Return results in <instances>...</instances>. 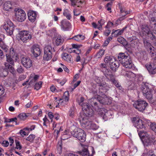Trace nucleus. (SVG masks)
I'll return each instance as SVG.
<instances>
[{"label": "nucleus", "mask_w": 156, "mask_h": 156, "mask_svg": "<svg viewBox=\"0 0 156 156\" xmlns=\"http://www.w3.org/2000/svg\"><path fill=\"white\" fill-rule=\"evenodd\" d=\"M83 113L80 115L79 118L82 125L87 129H90L92 122L88 120L89 117L91 116L93 114V110L88 104L85 103L82 105Z\"/></svg>", "instance_id": "obj_1"}, {"label": "nucleus", "mask_w": 156, "mask_h": 156, "mask_svg": "<svg viewBox=\"0 0 156 156\" xmlns=\"http://www.w3.org/2000/svg\"><path fill=\"white\" fill-rule=\"evenodd\" d=\"M118 59L123 66L126 68L131 69L133 64L130 57L123 53H120L118 55Z\"/></svg>", "instance_id": "obj_2"}, {"label": "nucleus", "mask_w": 156, "mask_h": 156, "mask_svg": "<svg viewBox=\"0 0 156 156\" xmlns=\"http://www.w3.org/2000/svg\"><path fill=\"white\" fill-rule=\"evenodd\" d=\"M72 135L74 137L76 138L81 142L85 141L86 134L83 129L76 128L71 132Z\"/></svg>", "instance_id": "obj_3"}, {"label": "nucleus", "mask_w": 156, "mask_h": 156, "mask_svg": "<svg viewBox=\"0 0 156 156\" xmlns=\"http://www.w3.org/2000/svg\"><path fill=\"white\" fill-rule=\"evenodd\" d=\"M138 134L140 138L142 137L143 139V143L146 146L151 144L155 139L154 137H151L144 131H140L138 133Z\"/></svg>", "instance_id": "obj_4"}, {"label": "nucleus", "mask_w": 156, "mask_h": 156, "mask_svg": "<svg viewBox=\"0 0 156 156\" xmlns=\"http://www.w3.org/2000/svg\"><path fill=\"white\" fill-rule=\"evenodd\" d=\"M143 95L147 99L151 101L152 99V94L151 89L149 88L148 84L143 83L140 87Z\"/></svg>", "instance_id": "obj_5"}, {"label": "nucleus", "mask_w": 156, "mask_h": 156, "mask_svg": "<svg viewBox=\"0 0 156 156\" xmlns=\"http://www.w3.org/2000/svg\"><path fill=\"white\" fill-rule=\"evenodd\" d=\"M15 18L18 21L22 22L26 18V15L25 12L23 10L17 8L14 9Z\"/></svg>", "instance_id": "obj_6"}, {"label": "nucleus", "mask_w": 156, "mask_h": 156, "mask_svg": "<svg viewBox=\"0 0 156 156\" xmlns=\"http://www.w3.org/2000/svg\"><path fill=\"white\" fill-rule=\"evenodd\" d=\"M14 25L10 20H8L3 26V28L6 31L8 35L11 36L13 34L14 30Z\"/></svg>", "instance_id": "obj_7"}, {"label": "nucleus", "mask_w": 156, "mask_h": 156, "mask_svg": "<svg viewBox=\"0 0 156 156\" xmlns=\"http://www.w3.org/2000/svg\"><path fill=\"white\" fill-rule=\"evenodd\" d=\"M80 145L82 147V150L78 152L80 155L82 156H93L95 153V151L93 147H91L92 154H90L88 150L87 146L81 144H80Z\"/></svg>", "instance_id": "obj_8"}, {"label": "nucleus", "mask_w": 156, "mask_h": 156, "mask_svg": "<svg viewBox=\"0 0 156 156\" xmlns=\"http://www.w3.org/2000/svg\"><path fill=\"white\" fill-rule=\"evenodd\" d=\"M147 105L146 102L142 100H137L133 104L134 107L140 112H143Z\"/></svg>", "instance_id": "obj_9"}, {"label": "nucleus", "mask_w": 156, "mask_h": 156, "mask_svg": "<svg viewBox=\"0 0 156 156\" xmlns=\"http://www.w3.org/2000/svg\"><path fill=\"white\" fill-rule=\"evenodd\" d=\"M20 39L23 42L26 43L29 41L31 38L32 36L28 31H22L19 33Z\"/></svg>", "instance_id": "obj_10"}, {"label": "nucleus", "mask_w": 156, "mask_h": 156, "mask_svg": "<svg viewBox=\"0 0 156 156\" xmlns=\"http://www.w3.org/2000/svg\"><path fill=\"white\" fill-rule=\"evenodd\" d=\"M102 95L103 96V97H100L99 95H97L95 98L99 102V103L102 105L110 104L111 103V100L104 94Z\"/></svg>", "instance_id": "obj_11"}, {"label": "nucleus", "mask_w": 156, "mask_h": 156, "mask_svg": "<svg viewBox=\"0 0 156 156\" xmlns=\"http://www.w3.org/2000/svg\"><path fill=\"white\" fill-rule=\"evenodd\" d=\"M135 127L137 129H144L145 126L144 124V122L142 120L136 117H134L132 120Z\"/></svg>", "instance_id": "obj_12"}, {"label": "nucleus", "mask_w": 156, "mask_h": 156, "mask_svg": "<svg viewBox=\"0 0 156 156\" xmlns=\"http://www.w3.org/2000/svg\"><path fill=\"white\" fill-rule=\"evenodd\" d=\"M21 61L22 64L27 69L30 68L32 66V62L29 57H22Z\"/></svg>", "instance_id": "obj_13"}, {"label": "nucleus", "mask_w": 156, "mask_h": 156, "mask_svg": "<svg viewBox=\"0 0 156 156\" xmlns=\"http://www.w3.org/2000/svg\"><path fill=\"white\" fill-rule=\"evenodd\" d=\"M146 66L150 73L154 74L156 73V64L154 62L147 64Z\"/></svg>", "instance_id": "obj_14"}, {"label": "nucleus", "mask_w": 156, "mask_h": 156, "mask_svg": "<svg viewBox=\"0 0 156 156\" xmlns=\"http://www.w3.org/2000/svg\"><path fill=\"white\" fill-rule=\"evenodd\" d=\"M96 82L99 87L98 89L99 90H108L110 88L109 85L105 82H100V79L98 80V79H97L96 80Z\"/></svg>", "instance_id": "obj_15"}, {"label": "nucleus", "mask_w": 156, "mask_h": 156, "mask_svg": "<svg viewBox=\"0 0 156 156\" xmlns=\"http://www.w3.org/2000/svg\"><path fill=\"white\" fill-rule=\"evenodd\" d=\"M61 24V28L64 31L68 30L71 26V23L66 19L62 20Z\"/></svg>", "instance_id": "obj_16"}, {"label": "nucleus", "mask_w": 156, "mask_h": 156, "mask_svg": "<svg viewBox=\"0 0 156 156\" xmlns=\"http://www.w3.org/2000/svg\"><path fill=\"white\" fill-rule=\"evenodd\" d=\"M31 51L36 57L39 55L41 53V50L38 45H33L32 47Z\"/></svg>", "instance_id": "obj_17"}, {"label": "nucleus", "mask_w": 156, "mask_h": 156, "mask_svg": "<svg viewBox=\"0 0 156 156\" xmlns=\"http://www.w3.org/2000/svg\"><path fill=\"white\" fill-rule=\"evenodd\" d=\"M127 41L130 42V45L132 47H135L137 44L138 39L135 36H133L128 38Z\"/></svg>", "instance_id": "obj_18"}, {"label": "nucleus", "mask_w": 156, "mask_h": 156, "mask_svg": "<svg viewBox=\"0 0 156 156\" xmlns=\"http://www.w3.org/2000/svg\"><path fill=\"white\" fill-rule=\"evenodd\" d=\"M14 3L9 1L5 2L3 5V9L4 10L9 11L13 8Z\"/></svg>", "instance_id": "obj_19"}, {"label": "nucleus", "mask_w": 156, "mask_h": 156, "mask_svg": "<svg viewBox=\"0 0 156 156\" xmlns=\"http://www.w3.org/2000/svg\"><path fill=\"white\" fill-rule=\"evenodd\" d=\"M28 16L29 20L31 22H34L36 18V13L35 12L30 11L28 13Z\"/></svg>", "instance_id": "obj_20"}, {"label": "nucleus", "mask_w": 156, "mask_h": 156, "mask_svg": "<svg viewBox=\"0 0 156 156\" xmlns=\"http://www.w3.org/2000/svg\"><path fill=\"white\" fill-rule=\"evenodd\" d=\"M62 58L65 61L68 62L72 63L73 62L72 56L70 54L67 53H63L62 54Z\"/></svg>", "instance_id": "obj_21"}, {"label": "nucleus", "mask_w": 156, "mask_h": 156, "mask_svg": "<svg viewBox=\"0 0 156 156\" xmlns=\"http://www.w3.org/2000/svg\"><path fill=\"white\" fill-rule=\"evenodd\" d=\"M115 59V58L113 56L109 55H107L105 56L104 59V62L105 63L107 64V65L109 66Z\"/></svg>", "instance_id": "obj_22"}, {"label": "nucleus", "mask_w": 156, "mask_h": 156, "mask_svg": "<svg viewBox=\"0 0 156 156\" xmlns=\"http://www.w3.org/2000/svg\"><path fill=\"white\" fill-rule=\"evenodd\" d=\"M119 62L115 59L112 63L109 64L108 66L112 71H116V70L119 67Z\"/></svg>", "instance_id": "obj_23"}, {"label": "nucleus", "mask_w": 156, "mask_h": 156, "mask_svg": "<svg viewBox=\"0 0 156 156\" xmlns=\"http://www.w3.org/2000/svg\"><path fill=\"white\" fill-rule=\"evenodd\" d=\"M141 33L144 35H149L152 33L150 31V28L147 26L144 25L142 26L141 30Z\"/></svg>", "instance_id": "obj_24"}, {"label": "nucleus", "mask_w": 156, "mask_h": 156, "mask_svg": "<svg viewBox=\"0 0 156 156\" xmlns=\"http://www.w3.org/2000/svg\"><path fill=\"white\" fill-rule=\"evenodd\" d=\"M55 44L57 46L61 45L64 41V40L60 35H58L55 37Z\"/></svg>", "instance_id": "obj_25"}, {"label": "nucleus", "mask_w": 156, "mask_h": 156, "mask_svg": "<svg viewBox=\"0 0 156 156\" xmlns=\"http://www.w3.org/2000/svg\"><path fill=\"white\" fill-rule=\"evenodd\" d=\"M95 99H92L90 101V103L92 107L95 108V109H97L98 110L100 109L102 107V105L101 104L98 105V104L95 101Z\"/></svg>", "instance_id": "obj_26"}, {"label": "nucleus", "mask_w": 156, "mask_h": 156, "mask_svg": "<svg viewBox=\"0 0 156 156\" xmlns=\"http://www.w3.org/2000/svg\"><path fill=\"white\" fill-rule=\"evenodd\" d=\"M0 47L5 52H7L8 50V46L6 45L1 38H0Z\"/></svg>", "instance_id": "obj_27"}, {"label": "nucleus", "mask_w": 156, "mask_h": 156, "mask_svg": "<svg viewBox=\"0 0 156 156\" xmlns=\"http://www.w3.org/2000/svg\"><path fill=\"white\" fill-rule=\"evenodd\" d=\"M105 52V50L103 49H101L95 55V58L97 59L101 58L104 54Z\"/></svg>", "instance_id": "obj_28"}, {"label": "nucleus", "mask_w": 156, "mask_h": 156, "mask_svg": "<svg viewBox=\"0 0 156 156\" xmlns=\"http://www.w3.org/2000/svg\"><path fill=\"white\" fill-rule=\"evenodd\" d=\"M85 37L84 36L81 34H78L77 35H76L72 38H70V39H73L76 41H79L84 39Z\"/></svg>", "instance_id": "obj_29"}, {"label": "nucleus", "mask_w": 156, "mask_h": 156, "mask_svg": "<svg viewBox=\"0 0 156 156\" xmlns=\"http://www.w3.org/2000/svg\"><path fill=\"white\" fill-rule=\"evenodd\" d=\"M52 53H47L44 52L43 58L44 60L48 61L51 59L52 58Z\"/></svg>", "instance_id": "obj_30"}, {"label": "nucleus", "mask_w": 156, "mask_h": 156, "mask_svg": "<svg viewBox=\"0 0 156 156\" xmlns=\"http://www.w3.org/2000/svg\"><path fill=\"white\" fill-rule=\"evenodd\" d=\"M69 98V93L68 91H65L64 94L63 96L62 97V99H60L59 101H62V100L65 101H68Z\"/></svg>", "instance_id": "obj_31"}, {"label": "nucleus", "mask_w": 156, "mask_h": 156, "mask_svg": "<svg viewBox=\"0 0 156 156\" xmlns=\"http://www.w3.org/2000/svg\"><path fill=\"white\" fill-rule=\"evenodd\" d=\"M63 15L69 20H70L72 18V16L70 12L67 9L64 10Z\"/></svg>", "instance_id": "obj_32"}, {"label": "nucleus", "mask_w": 156, "mask_h": 156, "mask_svg": "<svg viewBox=\"0 0 156 156\" xmlns=\"http://www.w3.org/2000/svg\"><path fill=\"white\" fill-rule=\"evenodd\" d=\"M62 144L61 142L58 143L55 152L57 154H61L62 151Z\"/></svg>", "instance_id": "obj_33"}, {"label": "nucleus", "mask_w": 156, "mask_h": 156, "mask_svg": "<svg viewBox=\"0 0 156 156\" xmlns=\"http://www.w3.org/2000/svg\"><path fill=\"white\" fill-rule=\"evenodd\" d=\"M112 83L119 90H122V87L117 80H115L112 82Z\"/></svg>", "instance_id": "obj_34"}, {"label": "nucleus", "mask_w": 156, "mask_h": 156, "mask_svg": "<svg viewBox=\"0 0 156 156\" xmlns=\"http://www.w3.org/2000/svg\"><path fill=\"white\" fill-rule=\"evenodd\" d=\"M53 51L52 48L50 45L47 46L44 48V52L52 54Z\"/></svg>", "instance_id": "obj_35"}, {"label": "nucleus", "mask_w": 156, "mask_h": 156, "mask_svg": "<svg viewBox=\"0 0 156 156\" xmlns=\"http://www.w3.org/2000/svg\"><path fill=\"white\" fill-rule=\"evenodd\" d=\"M105 23V20L103 19H101L99 20L98 23V27H97L99 30H101L102 29V26Z\"/></svg>", "instance_id": "obj_36"}, {"label": "nucleus", "mask_w": 156, "mask_h": 156, "mask_svg": "<svg viewBox=\"0 0 156 156\" xmlns=\"http://www.w3.org/2000/svg\"><path fill=\"white\" fill-rule=\"evenodd\" d=\"M105 76L107 79H109V78L110 81L111 82L116 80L115 75L112 74H107L105 75Z\"/></svg>", "instance_id": "obj_37"}, {"label": "nucleus", "mask_w": 156, "mask_h": 156, "mask_svg": "<svg viewBox=\"0 0 156 156\" xmlns=\"http://www.w3.org/2000/svg\"><path fill=\"white\" fill-rule=\"evenodd\" d=\"M6 56L7 58V61L12 66L14 65L13 60L11 58V56L9 55L6 54Z\"/></svg>", "instance_id": "obj_38"}, {"label": "nucleus", "mask_w": 156, "mask_h": 156, "mask_svg": "<svg viewBox=\"0 0 156 156\" xmlns=\"http://www.w3.org/2000/svg\"><path fill=\"white\" fill-rule=\"evenodd\" d=\"M27 116L25 113H23L20 114L18 116V118L20 120H25Z\"/></svg>", "instance_id": "obj_39"}, {"label": "nucleus", "mask_w": 156, "mask_h": 156, "mask_svg": "<svg viewBox=\"0 0 156 156\" xmlns=\"http://www.w3.org/2000/svg\"><path fill=\"white\" fill-rule=\"evenodd\" d=\"M42 83V82L41 81H39L36 83L34 86V89L37 90H38L41 88Z\"/></svg>", "instance_id": "obj_40"}, {"label": "nucleus", "mask_w": 156, "mask_h": 156, "mask_svg": "<svg viewBox=\"0 0 156 156\" xmlns=\"http://www.w3.org/2000/svg\"><path fill=\"white\" fill-rule=\"evenodd\" d=\"M35 138V136L34 134L30 135L28 137H27L26 140L30 142H33L34 139Z\"/></svg>", "instance_id": "obj_41"}, {"label": "nucleus", "mask_w": 156, "mask_h": 156, "mask_svg": "<svg viewBox=\"0 0 156 156\" xmlns=\"http://www.w3.org/2000/svg\"><path fill=\"white\" fill-rule=\"evenodd\" d=\"M143 156H156L152 151H149L146 153H144Z\"/></svg>", "instance_id": "obj_42"}, {"label": "nucleus", "mask_w": 156, "mask_h": 156, "mask_svg": "<svg viewBox=\"0 0 156 156\" xmlns=\"http://www.w3.org/2000/svg\"><path fill=\"white\" fill-rule=\"evenodd\" d=\"M74 114V108L73 107H71L69 112V116L73 118Z\"/></svg>", "instance_id": "obj_43"}, {"label": "nucleus", "mask_w": 156, "mask_h": 156, "mask_svg": "<svg viewBox=\"0 0 156 156\" xmlns=\"http://www.w3.org/2000/svg\"><path fill=\"white\" fill-rule=\"evenodd\" d=\"M143 41L145 46L147 47L151 46V44L146 40V38H143Z\"/></svg>", "instance_id": "obj_44"}, {"label": "nucleus", "mask_w": 156, "mask_h": 156, "mask_svg": "<svg viewBox=\"0 0 156 156\" xmlns=\"http://www.w3.org/2000/svg\"><path fill=\"white\" fill-rule=\"evenodd\" d=\"M107 64L106 63H101L99 65V67L102 71L103 72V69H107Z\"/></svg>", "instance_id": "obj_45"}, {"label": "nucleus", "mask_w": 156, "mask_h": 156, "mask_svg": "<svg viewBox=\"0 0 156 156\" xmlns=\"http://www.w3.org/2000/svg\"><path fill=\"white\" fill-rule=\"evenodd\" d=\"M150 126L151 129L156 133V123H151Z\"/></svg>", "instance_id": "obj_46"}, {"label": "nucleus", "mask_w": 156, "mask_h": 156, "mask_svg": "<svg viewBox=\"0 0 156 156\" xmlns=\"http://www.w3.org/2000/svg\"><path fill=\"white\" fill-rule=\"evenodd\" d=\"M151 30L153 33L156 34V25H154L153 23L152 24V26H149Z\"/></svg>", "instance_id": "obj_47"}, {"label": "nucleus", "mask_w": 156, "mask_h": 156, "mask_svg": "<svg viewBox=\"0 0 156 156\" xmlns=\"http://www.w3.org/2000/svg\"><path fill=\"white\" fill-rule=\"evenodd\" d=\"M12 65H11V66H10V67L8 69H9V71L11 73L14 75L16 73V71L13 67Z\"/></svg>", "instance_id": "obj_48"}, {"label": "nucleus", "mask_w": 156, "mask_h": 156, "mask_svg": "<svg viewBox=\"0 0 156 156\" xmlns=\"http://www.w3.org/2000/svg\"><path fill=\"white\" fill-rule=\"evenodd\" d=\"M150 26H152V24L153 23L154 25H156V19L155 17H153L151 18L150 20Z\"/></svg>", "instance_id": "obj_49"}, {"label": "nucleus", "mask_w": 156, "mask_h": 156, "mask_svg": "<svg viewBox=\"0 0 156 156\" xmlns=\"http://www.w3.org/2000/svg\"><path fill=\"white\" fill-rule=\"evenodd\" d=\"M15 142L16 145V148L20 150L22 148V147L20 144V142L17 140H16Z\"/></svg>", "instance_id": "obj_50"}, {"label": "nucleus", "mask_w": 156, "mask_h": 156, "mask_svg": "<svg viewBox=\"0 0 156 156\" xmlns=\"http://www.w3.org/2000/svg\"><path fill=\"white\" fill-rule=\"evenodd\" d=\"M117 41L120 43L123 44L126 40L122 37H120L117 38Z\"/></svg>", "instance_id": "obj_51"}, {"label": "nucleus", "mask_w": 156, "mask_h": 156, "mask_svg": "<svg viewBox=\"0 0 156 156\" xmlns=\"http://www.w3.org/2000/svg\"><path fill=\"white\" fill-rule=\"evenodd\" d=\"M98 126H97L95 124L92 122L90 129L96 130L98 129Z\"/></svg>", "instance_id": "obj_52"}, {"label": "nucleus", "mask_w": 156, "mask_h": 156, "mask_svg": "<svg viewBox=\"0 0 156 156\" xmlns=\"http://www.w3.org/2000/svg\"><path fill=\"white\" fill-rule=\"evenodd\" d=\"M17 71L20 73H23L24 71V69L21 66H20L17 69Z\"/></svg>", "instance_id": "obj_53"}, {"label": "nucleus", "mask_w": 156, "mask_h": 156, "mask_svg": "<svg viewBox=\"0 0 156 156\" xmlns=\"http://www.w3.org/2000/svg\"><path fill=\"white\" fill-rule=\"evenodd\" d=\"M5 92V89L3 87L0 85V96L3 94Z\"/></svg>", "instance_id": "obj_54"}, {"label": "nucleus", "mask_w": 156, "mask_h": 156, "mask_svg": "<svg viewBox=\"0 0 156 156\" xmlns=\"http://www.w3.org/2000/svg\"><path fill=\"white\" fill-rule=\"evenodd\" d=\"M113 25V23L111 22H108L106 26L105 27L107 28H109L112 27Z\"/></svg>", "instance_id": "obj_55"}, {"label": "nucleus", "mask_w": 156, "mask_h": 156, "mask_svg": "<svg viewBox=\"0 0 156 156\" xmlns=\"http://www.w3.org/2000/svg\"><path fill=\"white\" fill-rule=\"evenodd\" d=\"M112 4V2H110L108 3L106 6V7H107V10L108 11H110L111 10V6Z\"/></svg>", "instance_id": "obj_56"}, {"label": "nucleus", "mask_w": 156, "mask_h": 156, "mask_svg": "<svg viewBox=\"0 0 156 156\" xmlns=\"http://www.w3.org/2000/svg\"><path fill=\"white\" fill-rule=\"evenodd\" d=\"M72 46L73 48H76L77 49H78L80 47L82 46V45H78L76 44H72Z\"/></svg>", "instance_id": "obj_57"}, {"label": "nucleus", "mask_w": 156, "mask_h": 156, "mask_svg": "<svg viewBox=\"0 0 156 156\" xmlns=\"http://www.w3.org/2000/svg\"><path fill=\"white\" fill-rule=\"evenodd\" d=\"M2 145L5 147H7L9 144V143L8 141H4L2 143Z\"/></svg>", "instance_id": "obj_58"}, {"label": "nucleus", "mask_w": 156, "mask_h": 156, "mask_svg": "<svg viewBox=\"0 0 156 156\" xmlns=\"http://www.w3.org/2000/svg\"><path fill=\"white\" fill-rule=\"evenodd\" d=\"M116 34H115V35L116 36H119L121 35L123 33H122V31L121 30L118 29L116 30Z\"/></svg>", "instance_id": "obj_59"}, {"label": "nucleus", "mask_w": 156, "mask_h": 156, "mask_svg": "<svg viewBox=\"0 0 156 156\" xmlns=\"http://www.w3.org/2000/svg\"><path fill=\"white\" fill-rule=\"evenodd\" d=\"M48 115L50 119L51 120V121H52V118L54 117V115L51 112H49L48 113Z\"/></svg>", "instance_id": "obj_60"}, {"label": "nucleus", "mask_w": 156, "mask_h": 156, "mask_svg": "<svg viewBox=\"0 0 156 156\" xmlns=\"http://www.w3.org/2000/svg\"><path fill=\"white\" fill-rule=\"evenodd\" d=\"M61 65L62 66V68H63L65 71L68 73L69 72V69L68 68L65 66L64 65L62 64H61Z\"/></svg>", "instance_id": "obj_61"}, {"label": "nucleus", "mask_w": 156, "mask_h": 156, "mask_svg": "<svg viewBox=\"0 0 156 156\" xmlns=\"http://www.w3.org/2000/svg\"><path fill=\"white\" fill-rule=\"evenodd\" d=\"M19 133L23 136H25L26 135V133L25 131L23 130H20V131Z\"/></svg>", "instance_id": "obj_62"}, {"label": "nucleus", "mask_w": 156, "mask_h": 156, "mask_svg": "<svg viewBox=\"0 0 156 156\" xmlns=\"http://www.w3.org/2000/svg\"><path fill=\"white\" fill-rule=\"evenodd\" d=\"M26 78V76L24 75H21L19 76L18 80H22L25 79Z\"/></svg>", "instance_id": "obj_63"}, {"label": "nucleus", "mask_w": 156, "mask_h": 156, "mask_svg": "<svg viewBox=\"0 0 156 156\" xmlns=\"http://www.w3.org/2000/svg\"><path fill=\"white\" fill-rule=\"evenodd\" d=\"M149 53L151 57H154L156 55V53L154 50L151 51V52H150Z\"/></svg>", "instance_id": "obj_64"}]
</instances>
